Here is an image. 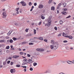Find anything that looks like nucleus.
Masks as SVG:
<instances>
[{
    "label": "nucleus",
    "mask_w": 74,
    "mask_h": 74,
    "mask_svg": "<svg viewBox=\"0 0 74 74\" xmlns=\"http://www.w3.org/2000/svg\"><path fill=\"white\" fill-rule=\"evenodd\" d=\"M19 9V8H17L16 9V11H17L16 14H19V12L18 11Z\"/></svg>",
    "instance_id": "nucleus-12"
},
{
    "label": "nucleus",
    "mask_w": 74,
    "mask_h": 74,
    "mask_svg": "<svg viewBox=\"0 0 74 74\" xmlns=\"http://www.w3.org/2000/svg\"><path fill=\"white\" fill-rule=\"evenodd\" d=\"M12 59V58H11V57H10L9 58V59Z\"/></svg>",
    "instance_id": "nucleus-64"
},
{
    "label": "nucleus",
    "mask_w": 74,
    "mask_h": 74,
    "mask_svg": "<svg viewBox=\"0 0 74 74\" xmlns=\"http://www.w3.org/2000/svg\"><path fill=\"white\" fill-rule=\"evenodd\" d=\"M6 49H10V46H7L6 48Z\"/></svg>",
    "instance_id": "nucleus-29"
},
{
    "label": "nucleus",
    "mask_w": 74,
    "mask_h": 74,
    "mask_svg": "<svg viewBox=\"0 0 74 74\" xmlns=\"http://www.w3.org/2000/svg\"><path fill=\"white\" fill-rule=\"evenodd\" d=\"M25 31L26 32H28V29H26L25 30Z\"/></svg>",
    "instance_id": "nucleus-50"
},
{
    "label": "nucleus",
    "mask_w": 74,
    "mask_h": 74,
    "mask_svg": "<svg viewBox=\"0 0 74 74\" xmlns=\"http://www.w3.org/2000/svg\"><path fill=\"white\" fill-rule=\"evenodd\" d=\"M34 6H32V8L30 10V11H32V10H33V9L34 8Z\"/></svg>",
    "instance_id": "nucleus-24"
},
{
    "label": "nucleus",
    "mask_w": 74,
    "mask_h": 74,
    "mask_svg": "<svg viewBox=\"0 0 74 74\" xmlns=\"http://www.w3.org/2000/svg\"><path fill=\"white\" fill-rule=\"evenodd\" d=\"M6 14H7V13L5 12H3L2 13V17L3 18L6 17Z\"/></svg>",
    "instance_id": "nucleus-3"
},
{
    "label": "nucleus",
    "mask_w": 74,
    "mask_h": 74,
    "mask_svg": "<svg viewBox=\"0 0 74 74\" xmlns=\"http://www.w3.org/2000/svg\"><path fill=\"white\" fill-rule=\"evenodd\" d=\"M21 67H23V68H25V69H26V67H27V66H21Z\"/></svg>",
    "instance_id": "nucleus-39"
},
{
    "label": "nucleus",
    "mask_w": 74,
    "mask_h": 74,
    "mask_svg": "<svg viewBox=\"0 0 74 74\" xmlns=\"http://www.w3.org/2000/svg\"><path fill=\"white\" fill-rule=\"evenodd\" d=\"M63 42H67V40H64L63 41Z\"/></svg>",
    "instance_id": "nucleus-53"
},
{
    "label": "nucleus",
    "mask_w": 74,
    "mask_h": 74,
    "mask_svg": "<svg viewBox=\"0 0 74 74\" xmlns=\"http://www.w3.org/2000/svg\"><path fill=\"white\" fill-rule=\"evenodd\" d=\"M71 17V16L70 15H69V16H68V17H66V18H70Z\"/></svg>",
    "instance_id": "nucleus-37"
},
{
    "label": "nucleus",
    "mask_w": 74,
    "mask_h": 74,
    "mask_svg": "<svg viewBox=\"0 0 74 74\" xmlns=\"http://www.w3.org/2000/svg\"><path fill=\"white\" fill-rule=\"evenodd\" d=\"M64 11H67V9H64Z\"/></svg>",
    "instance_id": "nucleus-55"
},
{
    "label": "nucleus",
    "mask_w": 74,
    "mask_h": 74,
    "mask_svg": "<svg viewBox=\"0 0 74 74\" xmlns=\"http://www.w3.org/2000/svg\"><path fill=\"white\" fill-rule=\"evenodd\" d=\"M34 34H36V29H34Z\"/></svg>",
    "instance_id": "nucleus-26"
},
{
    "label": "nucleus",
    "mask_w": 74,
    "mask_h": 74,
    "mask_svg": "<svg viewBox=\"0 0 74 74\" xmlns=\"http://www.w3.org/2000/svg\"><path fill=\"white\" fill-rule=\"evenodd\" d=\"M10 72L12 73V74H13V73H15V71H16L14 69H11L10 70Z\"/></svg>",
    "instance_id": "nucleus-6"
},
{
    "label": "nucleus",
    "mask_w": 74,
    "mask_h": 74,
    "mask_svg": "<svg viewBox=\"0 0 74 74\" xmlns=\"http://www.w3.org/2000/svg\"><path fill=\"white\" fill-rule=\"evenodd\" d=\"M27 42H23L22 44H26V43H27Z\"/></svg>",
    "instance_id": "nucleus-32"
},
{
    "label": "nucleus",
    "mask_w": 74,
    "mask_h": 74,
    "mask_svg": "<svg viewBox=\"0 0 74 74\" xmlns=\"http://www.w3.org/2000/svg\"><path fill=\"white\" fill-rule=\"evenodd\" d=\"M34 5H35V6H36V5H37V3H34Z\"/></svg>",
    "instance_id": "nucleus-51"
},
{
    "label": "nucleus",
    "mask_w": 74,
    "mask_h": 74,
    "mask_svg": "<svg viewBox=\"0 0 74 74\" xmlns=\"http://www.w3.org/2000/svg\"><path fill=\"white\" fill-rule=\"evenodd\" d=\"M10 61H8L7 62V63L8 64H10Z\"/></svg>",
    "instance_id": "nucleus-44"
},
{
    "label": "nucleus",
    "mask_w": 74,
    "mask_h": 74,
    "mask_svg": "<svg viewBox=\"0 0 74 74\" xmlns=\"http://www.w3.org/2000/svg\"><path fill=\"white\" fill-rule=\"evenodd\" d=\"M20 13H21V12H22V10L21 9H20Z\"/></svg>",
    "instance_id": "nucleus-56"
},
{
    "label": "nucleus",
    "mask_w": 74,
    "mask_h": 74,
    "mask_svg": "<svg viewBox=\"0 0 74 74\" xmlns=\"http://www.w3.org/2000/svg\"><path fill=\"white\" fill-rule=\"evenodd\" d=\"M67 63L69 64H72V61H67Z\"/></svg>",
    "instance_id": "nucleus-13"
},
{
    "label": "nucleus",
    "mask_w": 74,
    "mask_h": 74,
    "mask_svg": "<svg viewBox=\"0 0 74 74\" xmlns=\"http://www.w3.org/2000/svg\"><path fill=\"white\" fill-rule=\"evenodd\" d=\"M47 26H48V27H49V26H50V25H48V24H47V23H46L45 24V26H47Z\"/></svg>",
    "instance_id": "nucleus-36"
},
{
    "label": "nucleus",
    "mask_w": 74,
    "mask_h": 74,
    "mask_svg": "<svg viewBox=\"0 0 74 74\" xmlns=\"http://www.w3.org/2000/svg\"><path fill=\"white\" fill-rule=\"evenodd\" d=\"M6 0H1V1H2V2H3V1H6Z\"/></svg>",
    "instance_id": "nucleus-54"
},
{
    "label": "nucleus",
    "mask_w": 74,
    "mask_h": 74,
    "mask_svg": "<svg viewBox=\"0 0 74 74\" xmlns=\"http://www.w3.org/2000/svg\"><path fill=\"white\" fill-rule=\"evenodd\" d=\"M20 55H23V52H21L20 53Z\"/></svg>",
    "instance_id": "nucleus-45"
},
{
    "label": "nucleus",
    "mask_w": 74,
    "mask_h": 74,
    "mask_svg": "<svg viewBox=\"0 0 74 74\" xmlns=\"http://www.w3.org/2000/svg\"><path fill=\"white\" fill-rule=\"evenodd\" d=\"M13 64V62H11L10 64L11 65H12Z\"/></svg>",
    "instance_id": "nucleus-57"
},
{
    "label": "nucleus",
    "mask_w": 74,
    "mask_h": 74,
    "mask_svg": "<svg viewBox=\"0 0 74 74\" xmlns=\"http://www.w3.org/2000/svg\"><path fill=\"white\" fill-rule=\"evenodd\" d=\"M54 48V47H53V45H51L50 48H51V49H53Z\"/></svg>",
    "instance_id": "nucleus-19"
},
{
    "label": "nucleus",
    "mask_w": 74,
    "mask_h": 74,
    "mask_svg": "<svg viewBox=\"0 0 74 74\" xmlns=\"http://www.w3.org/2000/svg\"><path fill=\"white\" fill-rule=\"evenodd\" d=\"M6 52L7 53H9V52H10V51H8V50H7L6 51Z\"/></svg>",
    "instance_id": "nucleus-62"
},
{
    "label": "nucleus",
    "mask_w": 74,
    "mask_h": 74,
    "mask_svg": "<svg viewBox=\"0 0 74 74\" xmlns=\"http://www.w3.org/2000/svg\"><path fill=\"white\" fill-rule=\"evenodd\" d=\"M42 15H43V14L40 15L41 18L42 19H45V17L43 16Z\"/></svg>",
    "instance_id": "nucleus-14"
},
{
    "label": "nucleus",
    "mask_w": 74,
    "mask_h": 74,
    "mask_svg": "<svg viewBox=\"0 0 74 74\" xmlns=\"http://www.w3.org/2000/svg\"><path fill=\"white\" fill-rule=\"evenodd\" d=\"M33 69L32 67H31L29 69V70H30V71H33Z\"/></svg>",
    "instance_id": "nucleus-31"
},
{
    "label": "nucleus",
    "mask_w": 74,
    "mask_h": 74,
    "mask_svg": "<svg viewBox=\"0 0 74 74\" xmlns=\"http://www.w3.org/2000/svg\"><path fill=\"white\" fill-rule=\"evenodd\" d=\"M37 65V63L34 62L33 64V65L34 66H36V65Z\"/></svg>",
    "instance_id": "nucleus-22"
},
{
    "label": "nucleus",
    "mask_w": 74,
    "mask_h": 74,
    "mask_svg": "<svg viewBox=\"0 0 74 74\" xmlns=\"http://www.w3.org/2000/svg\"><path fill=\"white\" fill-rule=\"evenodd\" d=\"M28 36H32V34L31 33H29L27 34Z\"/></svg>",
    "instance_id": "nucleus-34"
},
{
    "label": "nucleus",
    "mask_w": 74,
    "mask_h": 74,
    "mask_svg": "<svg viewBox=\"0 0 74 74\" xmlns=\"http://www.w3.org/2000/svg\"><path fill=\"white\" fill-rule=\"evenodd\" d=\"M61 5H62V4H61V3H59V4H58V6L59 7H60V6Z\"/></svg>",
    "instance_id": "nucleus-48"
},
{
    "label": "nucleus",
    "mask_w": 74,
    "mask_h": 74,
    "mask_svg": "<svg viewBox=\"0 0 74 74\" xmlns=\"http://www.w3.org/2000/svg\"><path fill=\"white\" fill-rule=\"evenodd\" d=\"M51 10L53 11H54V10H55V7H54V6H52L51 7Z\"/></svg>",
    "instance_id": "nucleus-16"
},
{
    "label": "nucleus",
    "mask_w": 74,
    "mask_h": 74,
    "mask_svg": "<svg viewBox=\"0 0 74 74\" xmlns=\"http://www.w3.org/2000/svg\"><path fill=\"white\" fill-rule=\"evenodd\" d=\"M2 54V51L1 49H0V55Z\"/></svg>",
    "instance_id": "nucleus-35"
},
{
    "label": "nucleus",
    "mask_w": 74,
    "mask_h": 74,
    "mask_svg": "<svg viewBox=\"0 0 74 74\" xmlns=\"http://www.w3.org/2000/svg\"><path fill=\"white\" fill-rule=\"evenodd\" d=\"M41 23H42L41 21L39 23V25H40L41 24Z\"/></svg>",
    "instance_id": "nucleus-49"
},
{
    "label": "nucleus",
    "mask_w": 74,
    "mask_h": 74,
    "mask_svg": "<svg viewBox=\"0 0 74 74\" xmlns=\"http://www.w3.org/2000/svg\"><path fill=\"white\" fill-rule=\"evenodd\" d=\"M26 64H27V63L26 62H23L22 64V65H23V66H25V65H26Z\"/></svg>",
    "instance_id": "nucleus-20"
},
{
    "label": "nucleus",
    "mask_w": 74,
    "mask_h": 74,
    "mask_svg": "<svg viewBox=\"0 0 74 74\" xmlns=\"http://www.w3.org/2000/svg\"><path fill=\"white\" fill-rule=\"evenodd\" d=\"M34 44L33 43H29V45H33Z\"/></svg>",
    "instance_id": "nucleus-43"
},
{
    "label": "nucleus",
    "mask_w": 74,
    "mask_h": 74,
    "mask_svg": "<svg viewBox=\"0 0 74 74\" xmlns=\"http://www.w3.org/2000/svg\"><path fill=\"white\" fill-rule=\"evenodd\" d=\"M29 41L30 42H34V40L33 39H30Z\"/></svg>",
    "instance_id": "nucleus-18"
},
{
    "label": "nucleus",
    "mask_w": 74,
    "mask_h": 74,
    "mask_svg": "<svg viewBox=\"0 0 74 74\" xmlns=\"http://www.w3.org/2000/svg\"><path fill=\"white\" fill-rule=\"evenodd\" d=\"M58 36H61V34H59L58 35Z\"/></svg>",
    "instance_id": "nucleus-63"
},
{
    "label": "nucleus",
    "mask_w": 74,
    "mask_h": 74,
    "mask_svg": "<svg viewBox=\"0 0 74 74\" xmlns=\"http://www.w3.org/2000/svg\"><path fill=\"white\" fill-rule=\"evenodd\" d=\"M24 71L25 72H26V69H24Z\"/></svg>",
    "instance_id": "nucleus-60"
},
{
    "label": "nucleus",
    "mask_w": 74,
    "mask_h": 74,
    "mask_svg": "<svg viewBox=\"0 0 74 74\" xmlns=\"http://www.w3.org/2000/svg\"><path fill=\"white\" fill-rule=\"evenodd\" d=\"M54 29L56 30H58V29L57 28V27H54Z\"/></svg>",
    "instance_id": "nucleus-40"
},
{
    "label": "nucleus",
    "mask_w": 74,
    "mask_h": 74,
    "mask_svg": "<svg viewBox=\"0 0 74 74\" xmlns=\"http://www.w3.org/2000/svg\"><path fill=\"white\" fill-rule=\"evenodd\" d=\"M13 16H16V13H13Z\"/></svg>",
    "instance_id": "nucleus-46"
},
{
    "label": "nucleus",
    "mask_w": 74,
    "mask_h": 74,
    "mask_svg": "<svg viewBox=\"0 0 74 74\" xmlns=\"http://www.w3.org/2000/svg\"><path fill=\"white\" fill-rule=\"evenodd\" d=\"M10 43H12L13 42V40L12 39H10Z\"/></svg>",
    "instance_id": "nucleus-25"
},
{
    "label": "nucleus",
    "mask_w": 74,
    "mask_h": 74,
    "mask_svg": "<svg viewBox=\"0 0 74 74\" xmlns=\"http://www.w3.org/2000/svg\"><path fill=\"white\" fill-rule=\"evenodd\" d=\"M72 64H73V63L74 64V60H73L72 61Z\"/></svg>",
    "instance_id": "nucleus-58"
},
{
    "label": "nucleus",
    "mask_w": 74,
    "mask_h": 74,
    "mask_svg": "<svg viewBox=\"0 0 74 74\" xmlns=\"http://www.w3.org/2000/svg\"><path fill=\"white\" fill-rule=\"evenodd\" d=\"M13 40H14V41H16V38L14 37L13 38Z\"/></svg>",
    "instance_id": "nucleus-30"
},
{
    "label": "nucleus",
    "mask_w": 74,
    "mask_h": 74,
    "mask_svg": "<svg viewBox=\"0 0 74 74\" xmlns=\"http://www.w3.org/2000/svg\"><path fill=\"white\" fill-rule=\"evenodd\" d=\"M3 65H5V64H6V62L5 61H4V62H3Z\"/></svg>",
    "instance_id": "nucleus-33"
},
{
    "label": "nucleus",
    "mask_w": 74,
    "mask_h": 74,
    "mask_svg": "<svg viewBox=\"0 0 74 74\" xmlns=\"http://www.w3.org/2000/svg\"><path fill=\"white\" fill-rule=\"evenodd\" d=\"M12 32H13V30H11L7 34V35L8 36H10V35L11 34V33Z\"/></svg>",
    "instance_id": "nucleus-9"
},
{
    "label": "nucleus",
    "mask_w": 74,
    "mask_h": 74,
    "mask_svg": "<svg viewBox=\"0 0 74 74\" xmlns=\"http://www.w3.org/2000/svg\"><path fill=\"white\" fill-rule=\"evenodd\" d=\"M38 40H43V38L42 37H40L39 38H38Z\"/></svg>",
    "instance_id": "nucleus-17"
},
{
    "label": "nucleus",
    "mask_w": 74,
    "mask_h": 74,
    "mask_svg": "<svg viewBox=\"0 0 74 74\" xmlns=\"http://www.w3.org/2000/svg\"><path fill=\"white\" fill-rule=\"evenodd\" d=\"M51 44H53H53H54V47H55V49H57L58 48V45L57 44L54 43L55 42L54 41V40H51Z\"/></svg>",
    "instance_id": "nucleus-1"
},
{
    "label": "nucleus",
    "mask_w": 74,
    "mask_h": 74,
    "mask_svg": "<svg viewBox=\"0 0 74 74\" xmlns=\"http://www.w3.org/2000/svg\"><path fill=\"white\" fill-rule=\"evenodd\" d=\"M19 56H13V58H18Z\"/></svg>",
    "instance_id": "nucleus-15"
},
{
    "label": "nucleus",
    "mask_w": 74,
    "mask_h": 74,
    "mask_svg": "<svg viewBox=\"0 0 74 74\" xmlns=\"http://www.w3.org/2000/svg\"><path fill=\"white\" fill-rule=\"evenodd\" d=\"M32 3L31 2H29V5L31 6L32 5Z\"/></svg>",
    "instance_id": "nucleus-42"
},
{
    "label": "nucleus",
    "mask_w": 74,
    "mask_h": 74,
    "mask_svg": "<svg viewBox=\"0 0 74 74\" xmlns=\"http://www.w3.org/2000/svg\"><path fill=\"white\" fill-rule=\"evenodd\" d=\"M20 66H21L19 64H17L16 66L17 67H20Z\"/></svg>",
    "instance_id": "nucleus-28"
},
{
    "label": "nucleus",
    "mask_w": 74,
    "mask_h": 74,
    "mask_svg": "<svg viewBox=\"0 0 74 74\" xmlns=\"http://www.w3.org/2000/svg\"><path fill=\"white\" fill-rule=\"evenodd\" d=\"M27 59H24V60H23V61L24 62H27Z\"/></svg>",
    "instance_id": "nucleus-38"
},
{
    "label": "nucleus",
    "mask_w": 74,
    "mask_h": 74,
    "mask_svg": "<svg viewBox=\"0 0 74 74\" xmlns=\"http://www.w3.org/2000/svg\"><path fill=\"white\" fill-rule=\"evenodd\" d=\"M60 6H58V7H57V9H60Z\"/></svg>",
    "instance_id": "nucleus-61"
},
{
    "label": "nucleus",
    "mask_w": 74,
    "mask_h": 74,
    "mask_svg": "<svg viewBox=\"0 0 74 74\" xmlns=\"http://www.w3.org/2000/svg\"><path fill=\"white\" fill-rule=\"evenodd\" d=\"M27 62L28 63H29V64H31V63H32L33 62V61L30 60V59H28L27 60Z\"/></svg>",
    "instance_id": "nucleus-4"
},
{
    "label": "nucleus",
    "mask_w": 74,
    "mask_h": 74,
    "mask_svg": "<svg viewBox=\"0 0 74 74\" xmlns=\"http://www.w3.org/2000/svg\"><path fill=\"white\" fill-rule=\"evenodd\" d=\"M64 34H65V33H64V32H63L62 34V36H64V37H65V36H64Z\"/></svg>",
    "instance_id": "nucleus-47"
},
{
    "label": "nucleus",
    "mask_w": 74,
    "mask_h": 74,
    "mask_svg": "<svg viewBox=\"0 0 74 74\" xmlns=\"http://www.w3.org/2000/svg\"><path fill=\"white\" fill-rule=\"evenodd\" d=\"M36 51H44V50L42 49H36Z\"/></svg>",
    "instance_id": "nucleus-8"
},
{
    "label": "nucleus",
    "mask_w": 74,
    "mask_h": 74,
    "mask_svg": "<svg viewBox=\"0 0 74 74\" xmlns=\"http://www.w3.org/2000/svg\"><path fill=\"white\" fill-rule=\"evenodd\" d=\"M52 18V16H50L49 18V19H48L47 21H48V25L50 26L51 24V18Z\"/></svg>",
    "instance_id": "nucleus-2"
},
{
    "label": "nucleus",
    "mask_w": 74,
    "mask_h": 74,
    "mask_svg": "<svg viewBox=\"0 0 74 74\" xmlns=\"http://www.w3.org/2000/svg\"><path fill=\"white\" fill-rule=\"evenodd\" d=\"M44 7V6L42 5H40L38 6V8H42Z\"/></svg>",
    "instance_id": "nucleus-10"
},
{
    "label": "nucleus",
    "mask_w": 74,
    "mask_h": 74,
    "mask_svg": "<svg viewBox=\"0 0 74 74\" xmlns=\"http://www.w3.org/2000/svg\"><path fill=\"white\" fill-rule=\"evenodd\" d=\"M65 37H66L69 38V39H70L71 40V39H73V36H65Z\"/></svg>",
    "instance_id": "nucleus-5"
},
{
    "label": "nucleus",
    "mask_w": 74,
    "mask_h": 74,
    "mask_svg": "<svg viewBox=\"0 0 74 74\" xmlns=\"http://www.w3.org/2000/svg\"><path fill=\"white\" fill-rule=\"evenodd\" d=\"M63 7H66V3H64L63 4Z\"/></svg>",
    "instance_id": "nucleus-21"
},
{
    "label": "nucleus",
    "mask_w": 74,
    "mask_h": 74,
    "mask_svg": "<svg viewBox=\"0 0 74 74\" xmlns=\"http://www.w3.org/2000/svg\"><path fill=\"white\" fill-rule=\"evenodd\" d=\"M59 23L60 25H62V24L63 23V21H61L59 22Z\"/></svg>",
    "instance_id": "nucleus-27"
},
{
    "label": "nucleus",
    "mask_w": 74,
    "mask_h": 74,
    "mask_svg": "<svg viewBox=\"0 0 74 74\" xmlns=\"http://www.w3.org/2000/svg\"><path fill=\"white\" fill-rule=\"evenodd\" d=\"M21 4H22L23 6H26V3L25 2H23L22 1L20 2Z\"/></svg>",
    "instance_id": "nucleus-7"
},
{
    "label": "nucleus",
    "mask_w": 74,
    "mask_h": 74,
    "mask_svg": "<svg viewBox=\"0 0 74 74\" xmlns=\"http://www.w3.org/2000/svg\"><path fill=\"white\" fill-rule=\"evenodd\" d=\"M44 41H45V42H47V40L46 39H44Z\"/></svg>",
    "instance_id": "nucleus-59"
},
{
    "label": "nucleus",
    "mask_w": 74,
    "mask_h": 74,
    "mask_svg": "<svg viewBox=\"0 0 74 74\" xmlns=\"http://www.w3.org/2000/svg\"><path fill=\"white\" fill-rule=\"evenodd\" d=\"M62 14H63V15H67V13L65 11H63L62 12Z\"/></svg>",
    "instance_id": "nucleus-11"
},
{
    "label": "nucleus",
    "mask_w": 74,
    "mask_h": 74,
    "mask_svg": "<svg viewBox=\"0 0 74 74\" xmlns=\"http://www.w3.org/2000/svg\"><path fill=\"white\" fill-rule=\"evenodd\" d=\"M2 41L3 42H5V40H2Z\"/></svg>",
    "instance_id": "nucleus-52"
},
{
    "label": "nucleus",
    "mask_w": 74,
    "mask_h": 74,
    "mask_svg": "<svg viewBox=\"0 0 74 74\" xmlns=\"http://www.w3.org/2000/svg\"><path fill=\"white\" fill-rule=\"evenodd\" d=\"M27 57H30L31 56L29 54H27Z\"/></svg>",
    "instance_id": "nucleus-41"
},
{
    "label": "nucleus",
    "mask_w": 74,
    "mask_h": 74,
    "mask_svg": "<svg viewBox=\"0 0 74 74\" xmlns=\"http://www.w3.org/2000/svg\"><path fill=\"white\" fill-rule=\"evenodd\" d=\"M52 0H49L48 2L49 4H51L52 3Z\"/></svg>",
    "instance_id": "nucleus-23"
}]
</instances>
